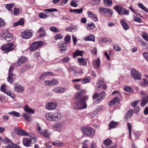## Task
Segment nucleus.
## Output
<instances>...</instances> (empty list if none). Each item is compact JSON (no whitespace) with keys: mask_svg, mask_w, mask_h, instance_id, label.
<instances>
[{"mask_svg":"<svg viewBox=\"0 0 148 148\" xmlns=\"http://www.w3.org/2000/svg\"><path fill=\"white\" fill-rule=\"evenodd\" d=\"M62 38V36L60 34L56 35L54 37V38L56 40L61 39Z\"/></svg>","mask_w":148,"mask_h":148,"instance_id":"nucleus-64","label":"nucleus"},{"mask_svg":"<svg viewBox=\"0 0 148 148\" xmlns=\"http://www.w3.org/2000/svg\"><path fill=\"white\" fill-rule=\"evenodd\" d=\"M66 45L67 44H66L65 43H64L63 42H60L58 44V46L62 48L64 47H66Z\"/></svg>","mask_w":148,"mask_h":148,"instance_id":"nucleus-58","label":"nucleus"},{"mask_svg":"<svg viewBox=\"0 0 148 148\" xmlns=\"http://www.w3.org/2000/svg\"><path fill=\"white\" fill-rule=\"evenodd\" d=\"M99 10L100 13H103L107 16H110L113 13V12L112 10L106 8L100 7Z\"/></svg>","mask_w":148,"mask_h":148,"instance_id":"nucleus-8","label":"nucleus"},{"mask_svg":"<svg viewBox=\"0 0 148 148\" xmlns=\"http://www.w3.org/2000/svg\"><path fill=\"white\" fill-rule=\"evenodd\" d=\"M44 11L46 12H52L54 11L57 12L58 11V10L56 9L51 8L45 9L44 10Z\"/></svg>","mask_w":148,"mask_h":148,"instance_id":"nucleus-59","label":"nucleus"},{"mask_svg":"<svg viewBox=\"0 0 148 148\" xmlns=\"http://www.w3.org/2000/svg\"><path fill=\"white\" fill-rule=\"evenodd\" d=\"M94 66L97 68H99L100 66V60L99 58L94 60L92 62Z\"/></svg>","mask_w":148,"mask_h":148,"instance_id":"nucleus-23","label":"nucleus"},{"mask_svg":"<svg viewBox=\"0 0 148 148\" xmlns=\"http://www.w3.org/2000/svg\"><path fill=\"white\" fill-rule=\"evenodd\" d=\"M51 86L58 84L59 83L58 81L55 79H53L51 80Z\"/></svg>","mask_w":148,"mask_h":148,"instance_id":"nucleus-57","label":"nucleus"},{"mask_svg":"<svg viewBox=\"0 0 148 148\" xmlns=\"http://www.w3.org/2000/svg\"><path fill=\"white\" fill-rule=\"evenodd\" d=\"M71 37L69 35H67L65 38L64 40L65 42V43L67 44L70 41Z\"/></svg>","mask_w":148,"mask_h":148,"instance_id":"nucleus-48","label":"nucleus"},{"mask_svg":"<svg viewBox=\"0 0 148 148\" xmlns=\"http://www.w3.org/2000/svg\"><path fill=\"white\" fill-rule=\"evenodd\" d=\"M14 44L10 42L2 45L1 47V49L3 51H5V52H8L10 51L13 50L14 49L12 47Z\"/></svg>","mask_w":148,"mask_h":148,"instance_id":"nucleus-10","label":"nucleus"},{"mask_svg":"<svg viewBox=\"0 0 148 148\" xmlns=\"http://www.w3.org/2000/svg\"><path fill=\"white\" fill-rule=\"evenodd\" d=\"M118 125V123L116 122L112 121L110 122L109 125V128L110 129L114 128Z\"/></svg>","mask_w":148,"mask_h":148,"instance_id":"nucleus-35","label":"nucleus"},{"mask_svg":"<svg viewBox=\"0 0 148 148\" xmlns=\"http://www.w3.org/2000/svg\"><path fill=\"white\" fill-rule=\"evenodd\" d=\"M53 73L51 72H47L42 73L41 74L40 76V79H43L46 77L47 76H53Z\"/></svg>","mask_w":148,"mask_h":148,"instance_id":"nucleus-20","label":"nucleus"},{"mask_svg":"<svg viewBox=\"0 0 148 148\" xmlns=\"http://www.w3.org/2000/svg\"><path fill=\"white\" fill-rule=\"evenodd\" d=\"M16 132L17 134L21 136H27L29 134L26 132L24 130L21 129H18L16 130Z\"/></svg>","mask_w":148,"mask_h":148,"instance_id":"nucleus-18","label":"nucleus"},{"mask_svg":"<svg viewBox=\"0 0 148 148\" xmlns=\"http://www.w3.org/2000/svg\"><path fill=\"white\" fill-rule=\"evenodd\" d=\"M13 69V66H11L9 70V76L7 78V81L10 84H12L15 79V76L12 73Z\"/></svg>","mask_w":148,"mask_h":148,"instance_id":"nucleus-7","label":"nucleus"},{"mask_svg":"<svg viewBox=\"0 0 148 148\" xmlns=\"http://www.w3.org/2000/svg\"><path fill=\"white\" fill-rule=\"evenodd\" d=\"M30 67V66L29 64H26L21 69V73H22L25 72L26 71L29 69Z\"/></svg>","mask_w":148,"mask_h":148,"instance_id":"nucleus-31","label":"nucleus"},{"mask_svg":"<svg viewBox=\"0 0 148 148\" xmlns=\"http://www.w3.org/2000/svg\"><path fill=\"white\" fill-rule=\"evenodd\" d=\"M24 19L21 18L17 22L14 23L13 26L14 27H16L19 25H23L24 24Z\"/></svg>","mask_w":148,"mask_h":148,"instance_id":"nucleus-33","label":"nucleus"},{"mask_svg":"<svg viewBox=\"0 0 148 148\" xmlns=\"http://www.w3.org/2000/svg\"><path fill=\"white\" fill-rule=\"evenodd\" d=\"M77 61L81 65H86V60L83 58H78L77 59Z\"/></svg>","mask_w":148,"mask_h":148,"instance_id":"nucleus-30","label":"nucleus"},{"mask_svg":"<svg viewBox=\"0 0 148 148\" xmlns=\"http://www.w3.org/2000/svg\"><path fill=\"white\" fill-rule=\"evenodd\" d=\"M15 144L12 143H12L10 144H9V145H7L5 146V148H14V145Z\"/></svg>","mask_w":148,"mask_h":148,"instance_id":"nucleus-61","label":"nucleus"},{"mask_svg":"<svg viewBox=\"0 0 148 148\" xmlns=\"http://www.w3.org/2000/svg\"><path fill=\"white\" fill-rule=\"evenodd\" d=\"M1 34L3 38L8 41H11L13 38L12 35L9 33L8 29L2 30Z\"/></svg>","mask_w":148,"mask_h":148,"instance_id":"nucleus-4","label":"nucleus"},{"mask_svg":"<svg viewBox=\"0 0 148 148\" xmlns=\"http://www.w3.org/2000/svg\"><path fill=\"white\" fill-rule=\"evenodd\" d=\"M70 60L69 57L68 56L64 57L62 60V61L64 63L68 62Z\"/></svg>","mask_w":148,"mask_h":148,"instance_id":"nucleus-60","label":"nucleus"},{"mask_svg":"<svg viewBox=\"0 0 148 148\" xmlns=\"http://www.w3.org/2000/svg\"><path fill=\"white\" fill-rule=\"evenodd\" d=\"M114 49L116 51H120L121 50V48L117 44H115L113 46Z\"/></svg>","mask_w":148,"mask_h":148,"instance_id":"nucleus-56","label":"nucleus"},{"mask_svg":"<svg viewBox=\"0 0 148 148\" xmlns=\"http://www.w3.org/2000/svg\"><path fill=\"white\" fill-rule=\"evenodd\" d=\"M85 41H92L95 42V36L93 35H91L90 36L85 38L84 39Z\"/></svg>","mask_w":148,"mask_h":148,"instance_id":"nucleus-36","label":"nucleus"},{"mask_svg":"<svg viewBox=\"0 0 148 148\" xmlns=\"http://www.w3.org/2000/svg\"><path fill=\"white\" fill-rule=\"evenodd\" d=\"M14 4L13 3H10L6 4V8L12 12V8L14 6Z\"/></svg>","mask_w":148,"mask_h":148,"instance_id":"nucleus-38","label":"nucleus"},{"mask_svg":"<svg viewBox=\"0 0 148 148\" xmlns=\"http://www.w3.org/2000/svg\"><path fill=\"white\" fill-rule=\"evenodd\" d=\"M24 110L26 112L29 113L33 114L34 112V110L30 108L28 105H25L24 107Z\"/></svg>","mask_w":148,"mask_h":148,"instance_id":"nucleus-22","label":"nucleus"},{"mask_svg":"<svg viewBox=\"0 0 148 148\" xmlns=\"http://www.w3.org/2000/svg\"><path fill=\"white\" fill-rule=\"evenodd\" d=\"M42 135L46 138H49L51 134V132L48 130L45 129L44 130Z\"/></svg>","mask_w":148,"mask_h":148,"instance_id":"nucleus-25","label":"nucleus"},{"mask_svg":"<svg viewBox=\"0 0 148 148\" xmlns=\"http://www.w3.org/2000/svg\"><path fill=\"white\" fill-rule=\"evenodd\" d=\"M142 36L145 40L148 41V35L147 33L145 32L143 33Z\"/></svg>","mask_w":148,"mask_h":148,"instance_id":"nucleus-54","label":"nucleus"},{"mask_svg":"<svg viewBox=\"0 0 148 148\" xmlns=\"http://www.w3.org/2000/svg\"><path fill=\"white\" fill-rule=\"evenodd\" d=\"M119 98L118 97H115L113 100L108 103L110 106H112L116 104L117 103H119Z\"/></svg>","mask_w":148,"mask_h":148,"instance_id":"nucleus-26","label":"nucleus"},{"mask_svg":"<svg viewBox=\"0 0 148 148\" xmlns=\"http://www.w3.org/2000/svg\"><path fill=\"white\" fill-rule=\"evenodd\" d=\"M52 90L57 93H62L65 91L66 89L64 87L57 86L54 88Z\"/></svg>","mask_w":148,"mask_h":148,"instance_id":"nucleus-15","label":"nucleus"},{"mask_svg":"<svg viewBox=\"0 0 148 148\" xmlns=\"http://www.w3.org/2000/svg\"><path fill=\"white\" fill-rule=\"evenodd\" d=\"M23 145L26 147H29L31 145V141L30 139L26 138H24L23 140Z\"/></svg>","mask_w":148,"mask_h":148,"instance_id":"nucleus-19","label":"nucleus"},{"mask_svg":"<svg viewBox=\"0 0 148 148\" xmlns=\"http://www.w3.org/2000/svg\"><path fill=\"white\" fill-rule=\"evenodd\" d=\"M3 141L4 144H7V145L10 144L12 143V141L8 138H4L3 139Z\"/></svg>","mask_w":148,"mask_h":148,"instance_id":"nucleus-46","label":"nucleus"},{"mask_svg":"<svg viewBox=\"0 0 148 148\" xmlns=\"http://www.w3.org/2000/svg\"><path fill=\"white\" fill-rule=\"evenodd\" d=\"M88 13L89 16L90 17L92 18L93 21L95 22L98 21L97 18L95 15L92 12L90 11L88 12Z\"/></svg>","mask_w":148,"mask_h":148,"instance_id":"nucleus-27","label":"nucleus"},{"mask_svg":"<svg viewBox=\"0 0 148 148\" xmlns=\"http://www.w3.org/2000/svg\"><path fill=\"white\" fill-rule=\"evenodd\" d=\"M112 142V141L110 139L107 138L104 140L103 143L106 146H108L111 144Z\"/></svg>","mask_w":148,"mask_h":148,"instance_id":"nucleus-42","label":"nucleus"},{"mask_svg":"<svg viewBox=\"0 0 148 148\" xmlns=\"http://www.w3.org/2000/svg\"><path fill=\"white\" fill-rule=\"evenodd\" d=\"M130 75L132 78L134 79L140 80L141 78L140 73L134 69H131Z\"/></svg>","mask_w":148,"mask_h":148,"instance_id":"nucleus-6","label":"nucleus"},{"mask_svg":"<svg viewBox=\"0 0 148 148\" xmlns=\"http://www.w3.org/2000/svg\"><path fill=\"white\" fill-rule=\"evenodd\" d=\"M21 11V10L19 8H14L13 14L15 15H18L20 13Z\"/></svg>","mask_w":148,"mask_h":148,"instance_id":"nucleus-44","label":"nucleus"},{"mask_svg":"<svg viewBox=\"0 0 148 148\" xmlns=\"http://www.w3.org/2000/svg\"><path fill=\"white\" fill-rule=\"evenodd\" d=\"M4 93L10 96L13 99H14L15 98V96L14 94L10 90H7Z\"/></svg>","mask_w":148,"mask_h":148,"instance_id":"nucleus-34","label":"nucleus"},{"mask_svg":"<svg viewBox=\"0 0 148 148\" xmlns=\"http://www.w3.org/2000/svg\"><path fill=\"white\" fill-rule=\"evenodd\" d=\"M46 119L49 121H57L63 118V116L58 112L55 113L48 112L45 115Z\"/></svg>","mask_w":148,"mask_h":148,"instance_id":"nucleus-2","label":"nucleus"},{"mask_svg":"<svg viewBox=\"0 0 148 148\" xmlns=\"http://www.w3.org/2000/svg\"><path fill=\"white\" fill-rule=\"evenodd\" d=\"M50 30L53 32L57 33L59 32V31L56 27L53 26L50 27Z\"/></svg>","mask_w":148,"mask_h":148,"instance_id":"nucleus-51","label":"nucleus"},{"mask_svg":"<svg viewBox=\"0 0 148 148\" xmlns=\"http://www.w3.org/2000/svg\"><path fill=\"white\" fill-rule=\"evenodd\" d=\"M81 129L83 134L89 136L93 137L95 134L94 130L90 127H82Z\"/></svg>","mask_w":148,"mask_h":148,"instance_id":"nucleus-3","label":"nucleus"},{"mask_svg":"<svg viewBox=\"0 0 148 148\" xmlns=\"http://www.w3.org/2000/svg\"><path fill=\"white\" fill-rule=\"evenodd\" d=\"M58 105V103L56 101H53L48 103L45 105V108L49 110H52L55 109Z\"/></svg>","mask_w":148,"mask_h":148,"instance_id":"nucleus-11","label":"nucleus"},{"mask_svg":"<svg viewBox=\"0 0 148 148\" xmlns=\"http://www.w3.org/2000/svg\"><path fill=\"white\" fill-rule=\"evenodd\" d=\"M33 33L30 31H26L23 32L21 34L22 38L25 39H29L32 37L33 35Z\"/></svg>","mask_w":148,"mask_h":148,"instance_id":"nucleus-13","label":"nucleus"},{"mask_svg":"<svg viewBox=\"0 0 148 148\" xmlns=\"http://www.w3.org/2000/svg\"><path fill=\"white\" fill-rule=\"evenodd\" d=\"M82 10L83 9L82 8L79 9H75L74 10L70 9V12H75L76 13H80L82 12Z\"/></svg>","mask_w":148,"mask_h":148,"instance_id":"nucleus-37","label":"nucleus"},{"mask_svg":"<svg viewBox=\"0 0 148 148\" xmlns=\"http://www.w3.org/2000/svg\"><path fill=\"white\" fill-rule=\"evenodd\" d=\"M138 5L142 10H143L146 12H148V9L144 6L142 3H138Z\"/></svg>","mask_w":148,"mask_h":148,"instance_id":"nucleus-39","label":"nucleus"},{"mask_svg":"<svg viewBox=\"0 0 148 148\" xmlns=\"http://www.w3.org/2000/svg\"><path fill=\"white\" fill-rule=\"evenodd\" d=\"M43 43L42 41L35 42L30 47V50L33 51L36 50L39 47L43 45Z\"/></svg>","mask_w":148,"mask_h":148,"instance_id":"nucleus-12","label":"nucleus"},{"mask_svg":"<svg viewBox=\"0 0 148 148\" xmlns=\"http://www.w3.org/2000/svg\"><path fill=\"white\" fill-rule=\"evenodd\" d=\"M121 23L125 30H126L129 29L130 27L129 25L124 20L122 19L121 21Z\"/></svg>","mask_w":148,"mask_h":148,"instance_id":"nucleus-24","label":"nucleus"},{"mask_svg":"<svg viewBox=\"0 0 148 148\" xmlns=\"http://www.w3.org/2000/svg\"><path fill=\"white\" fill-rule=\"evenodd\" d=\"M45 29L43 27H41L39 29L38 31V33L40 34L39 36V37L45 36Z\"/></svg>","mask_w":148,"mask_h":148,"instance_id":"nucleus-29","label":"nucleus"},{"mask_svg":"<svg viewBox=\"0 0 148 148\" xmlns=\"http://www.w3.org/2000/svg\"><path fill=\"white\" fill-rule=\"evenodd\" d=\"M76 94L75 96V105L78 109L86 108L87 106L85 103L86 98L82 96L84 94V91L82 89L79 90Z\"/></svg>","mask_w":148,"mask_h":148,"instance_id":"nucleus-1","label":"nucleus"},{"mask_svg":"<svg viewBox=\"0 0 148 148\" xmlns=\"http://www.w3.org/2000/svg\"><path fill=\"white\" fill-rule=\"evenodd\" d=\"M53 145H57L59 146H62L64 145V144L60 142L58 140H56L54 141L52 143Z\"/></svg>","mask_w":148,"mask_h":148,"instance_id":"nucleus-45","label":"nucleus"},{"mask_svg":"<svg viewBox=\"0 0 148 148\" xmlns=\"http://www.w3.org/2000/svg\"><path fill=\"white\" fill-rule=\"evenodd\" d=\"M95 27V25L93 23H91L89 24H88L87 28L89 29H92L94 28Z\"/></svg>","mask_w":148,"mask_h":148,"instance_id":"nucleus-47","label":"nucleus"},{"mask_svg":"<svg viewBox=\"0 0 148 148\" xmlns=\"http://www.w3.org/2000/svg\"><path fill=\"white\" fill-rule=\"evenodd\" d=\"M132 112L128 111L127 112L125 116V119L126 120H128L130 118V116H132Z\"/></svg>","mask_w":148,"mask_h":148,"instance_id":"nucleus-43","label":"nucleus"},{"mask_svg":"<svg viewBox=\"0 0 148 148\" xmlns=\"http://www.w3.org/2000/svg\"><path fill=\"white\" fill-rule=\"evenodd\" d=\"M27 136H29L30 138V140L31 141V144L32 143H34L36 142V137L33 134L29 133Z\"/></svg>","mask_w":148,"mask_h":148,"instance_id":"nucleus-21","label":"nucleus"},{"mask_svg":"<svg viewBox=\"0 0 148 148\" xmlns=\"http://www.w3.org/2000/svg\"><path fill=\"white\" fill-rule=\"evenodd\" d=\"M83 51H82L77 50L73 53V57L75 58L76 56H83Z\"/></svg>","mask_w":148,"mask_h":148,"instance_id":"nucleus-32","label":"nucleus"},{"mask_svg":"<svg viewBox=\"0 0 148 148\" xmlns=\"http://www.w3.org/2000/svg\"><path fill=\"white\" fill-rule=\"evenodd\" d=\"M142 45L144 49H148V45L145 42H141Z\"/></svg>","mask_w":148,"mask_h":148,"instance_id":"nucleus-63","label":"nucleus"},{"mask_svg":"<svg viewBox=\"0 0 148 148\" xmlns=\"http://www.w3.org/2000/svg\"><path fill=\"white\" fill-rule=\"evenodd\" d=\"M90 81L89 77L84 78L82 81V83L83 84H85L89 82Z\"/></svg>","mask_w":148,"mask_h":148,"instance_id":"nucleus-49","label":"nucleus"},{"mask_svg":"<svg viewBox=\"0 0 148 148\" xmlns=\"http://www.w3.org/2000/svg\"><path fill=\"white\" fill-rule=\"evenodd\" d=\"M97 85V88L99 90L101 88L105 89L107 88L106 86L105 85L104 82L101 80L98 81Z\"/></svg>","mask_w":148,"mask_h":148,"instance_id":"nucleus-16","label":"nucleus"},{"mask_svg":"<svg viewBox=\"0 0 148 148\" xmlns=\"http://www.w3.org/2000/svg\"><path fill=\"white\" fill-rule=\"evenodd\" d=\"M52 127L54 128V129L55 130H56L58 132H60L62 128L61 125L58 124L53 125Z\"/></svg>","mask_w":148,"mask_h":148,"instance_id":"nucleus-28","label":"nucleus"},{"mask_svg":"<svg viewBox=\"0 0 148 148\" xmlns=\"http://www.w3.org/2000/svg\"><path fill=\"white\" fill-rule=\"evenodd\" d=\"M104 4L106 5L111 6L112 5V0H103Z\"/></svg>","mask_w":148,"mask_h":148,"instance_id":"nucleus-52","label":"nucleus"},{"mask_svg":"<svg viewBox=\"0 0 148 148\" xmlns=\"http://www.w3.org/2000/svg\"><path fill=\"white\" fill-rule=\"evenodd\" d=\"M9 114H12L14 116L16 117H19L21 116V114L20 113L15 111L9 112Z\"/></svg>","mask_w":148,"mask_h":148,"instance_id":"nucleus-40","label":"nucleus"},{"mask_svg":"<svg viewBox=\"0 0 148 148\" xmlns=\"http://www.w3.org/2000/svg\"><path fill=\"white\" fill-rule=\"evenodd\" d=\"M144 82L143 83H140V85L143 87H145L147 86L148 85V82L145 79H143Z\"/></svg>","mask_w":148,"mask_h":148,"instance_id":"nucleus-53","label":"nucleus"},{"mask_svg":"<svg viewBox=\"0 0 148 148\" xmlns=\"http://www.w3.org/2000/svg\"><path fill=\"white\" fill-rule=\"evenodd\" d=\"M27 58L24 56L20 57L17 61L16 66H19L22 63L27 62Z\"/></svg>","mask_w":148,"mask_h":148,"instance_id":"nucleus-17","label":"nucleus"},{"mask_svg":"<svg viewBox=\"0 0 148 148\" xmlns=\"http://www.w3.org/2000/svg\"><path fill=\"white\" fill-rule=\"evenodd\" d=\"M140 95L142 96V101L140 103V106L143 107L148 102V94H146L144 92H142L140 93Z\"/></svg>","mask_w":148,"mask_h":148,"instance_id":"nucleus-9","label":"nucleus"},{"mask_svg":"<svg viewBox=\"0 0 148 148\" xmlns=\"http://www.w3.org/2000/svg\"><path fill=\"white\" fill-rule=\"evenodd\" d=\"M44 130L42 129L41 127L40 126H38L37 127V132L41 135H42Z\"/></svg>","mask_w":148,"mask_h":148,"instance_id":"nucleus-50","label":"nucleus"},{"mask_svg":"<svg viewBox=\"0 0 148 148\" xmlns=\"http://www.w3.org/2000/svg\"><path fill=\"white\" fill-rule=\"evenodd\" d=\"M114 9L116 10L120 15H121V13L123 15H128L129 14V11L128 10L123 8L119 5L114 6Z\"/></svg>","mask_w":148,"mask_h":148,"instance_id":"nucleus-5","label":"nucleus"},{"mask_svg":"<svg viewBox=\"0 0 148 148\" xmlns=\"http://www.w3.org/2000/svg\"><path fill=\"white\" fill-rule=\"evenodd\" d=\"M48 16L45 15L43 12H40L39 14V17L41 18H46Z\"/></svg>","mask_w":148,"mask_h":148,"instance_id":"nucleus-55","label":"nucleus"},{"mask_svg":"<svg viewBox=\"0 0 148 148\" xmlns=\"http://www.w3.org/2000/svg\"><path fill=\"white\" fill-rule=\"evenodd\" d=\"M23 117L26 120L30 122L31 120V116L27 113H24L23 114Z\"/></svg>","mask_w":148,"mask_h":148,"instance_id":"nucleus-41","label":"nucleus"},{"mask_svg":"<svg viewBox=\"0 0 148 148\" xmlns=\"http://www.w3.org/2000/svg\"><path fill=\"white\" fill-rule=\"evenodd\" d=\"M24 88L19 84L15 83L14 84V90L16 92L21 93L24 90Z\"/></svg>","mask_w":148,"mask_h":148,"instance_id":"nucleus-14","label":"nucleus"},{"mask_svg":"<svg viewBox=\"0 0 148 148\" xmlns=\"http://www.w3.org/2000/svg\"><path fill=\"white\" fill-rule=\"evenodd\" d=\"M105 93L103 91L100 94V95L101 96L100 98L99 99H100V100L101 101L105 97Z\"/></svg>","mask_w":148,"mask_h":148,"instance_id":"nucleus-62","label":"nucleus"}]
</instances>
